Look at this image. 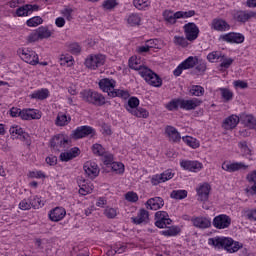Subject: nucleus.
I'll return each instance as SVG.
<instances>
[{
    "label": "nucleus",
    "instance_id": "nucleus-1",
    "mask_svg": "<svg viewBox=\"0 0 256 256\" xmlns=\"http://www.w3.org/2000/svg\"><path fill=\"white\" fill-rule=\"evenodd\" d=\"M187 69H194V75H205V72L207 71V62L203 59H199L197 56H189L173 71L174 77H180L181 73L187 71Z\"/></svg>",
    "mask_w": 256,
    "mask_h": 256
},
{
    "label": "nucleus",
    "instance_id": "nucleus-2",
    "mask_svg": "<svg viewBox=\"0 0 256 256\" xmlns=\"http://www.w3.org/2000/svg\"><path fill=\"white\" fill-rule=\"evenodd\" d=\"M208 243L218 249H225L228 253H237L239 248L243 247L239 245V242H235L232 238L227 237L209 238Z\"/></svg>",
    "mask_w": 256,
    "mask_h": 256
},
{
    "label": "nucleus",
    "instance_id": "nucleus-3",
    "mask_svg": "<svg viewBox=\"0 0 256 256\" xmlns=\"http://www.w3.org/2000/svg\"><path fill=\"white\" fill-rule=\"evenodd\" d=\"M83 101L101 107L105 105V96L93 90H84L80 93Z\"/></svg>",
    "mask_w": 256,
    "mask_h": 256
},
{
    "label": "nucleus",
    "instance_id": "nucleus-4",
    "mask_svg": "<svg viewBox=\"0 0 256 256\" xmlns=\"http://www.w3.org/2000/svg\"><path fill=\"white\" fill-rule=\"evenodd\" d=\"M141 77H143L144 81L151 85L152 87H161L163 85V80L157 73L153 72V70L149 68H144L140 72Z\"/></svg>",
    "mask_w": 256,
    "mask_h": 256
},
{
    "label": "nucleus",
    "instance_id": "nucleus-5",
    "mask_svg": "<svg viewBox=\"0 0 256 256\" xmlns=\"http://www.w3.org/2000/svg\"><path fill=\"white\" fill-rule=\"evenodd\" d=\"M50 147L54 151H61L62 149H69L71 147V141L65 138L63 134L54 136L50 141Z\"/></svg>",
    "mask_w": 256,
    "mask_h": 256
},
{
    "label": "nucleus",
    "instance_id": "nucleus-6",
    "mask_svg": "<svg viewBox=\"0 0 256 256\" xmlns=\"http://www.w3.org/2000/svg\"><path fill=\"white\" fill-rule=\"evenodd\" d=\"M232 17L238 23H247V21L255 19L256 12L252 10H234Z\"/></svg>",
    "mask_w": 256,
    "mask_h": 256
},
{
    "label": "nucleus",
    "instance_id": "nucleus-7",
    "mask_svg": "<svg viewBox=\"0 0 256 256\" xmlns=\"http://www.w3.org/2000/svg\"><path fill=\"white\" fill-rule=\"evenodd\" d=\"M184 35L187 41L193 42L199 37V27L193 22H189L183 26Z\"/></svg>",
    "mask_w": 256,
    "mask_h": 256
},
{
    "label": "nucleus",
    "instance_id": "nucleus-8",
    "mask_svg": "<svg viewBox=\"0 0 256 256\" xmlns=\"http://www.w3.org/2000/svg\"><path fill=\"white\" fill-rule=\"evenodd\" d=\"M105 65V56L101 54L90 55L85 59V66L88 69H97Z\"/></svg>",
    "mask_w": 256,
    "mask_h": 256
},
{
    "label": "nucleus",
    "instance_id": "nucleus-9",
    "mask_svg": "<svg viewBox=\"0 0 256 256\" xmlns=\"http://www.w3.org/2000/svg\"><path fill=\"white\" fill-rule=\"evenodd\" d=\"M173 220L169 218V214L166 211H158L155 213V226L159 229H165L167 225H171Z\"/></svg>",
    "mask_w": 256,
    "mask_h": 256
},
{
    "label": "nucleus",
    "instance_id": "nucleus-10",
    "mask_svg": "<svg viewBox=\"0 0 256 256\" xmlns=\"http://www.w3.org/2000/svg\"><path fill=\"white\" fill-rule=\"evenodd\" d=\"M203 103V100L199 98H192L189 100L180 98V109H183L184 111H195L197 107H200Z\"/></svg>",
    "mask_w": 256,
    "mask_h": 256
},
{
    "label": "nucleus",
    "instance_id": "nucleus-11",
    "mask_svg": "<svg viewBox=\"0 0 256 256\" xmlns=\"http://www.w3.org/2000/svg\"><path fill=\"white\" fill-rule=\"evenodd\" d=\"M89 135H95V129L91 126H80L72 131V139H83L89 137Z\"/></svg>",
    "mask_w": 256,
    "mask_h": 256
},
{
    "label": "nucleus",
    "instance_id": "nucleus-12",
    "mask_svg": "<svg viewBox=\"0 0 256 256\" xmlns=\"http://www.w3.org/2000/svg\"><path fill=\"white\" fill-rule=\"evenodd\" d=\"M21 59L29 65H39V55L33 50L22 49Z\"/></svg>",
    "mask_w": 256,
    "mask_h": 256
},
{
    "label": "nucleus",
    "instance_id": "nucleus-13",
    "mask_svg": "<svg viewBox=\"0 0 256 256\" xmlns=\"http://www.w3.org/2000/svg\"><path fill=\"white\" fill-rule=\"evenodd\" d=\"M212 225L215 229H227L231 225V217L226 214H220L214 217Z\"/></svg>",
    "mask_w": 256,
    "mask_h": 256
},
{
    "label": "nucleus",
    "instance_id": "nucleus-14",
    "mask_svg": "<svg viewBox=\"0 0 256 256\" xmlns=\"http://www.w3.org/2000/svg\"><path fill=\"white\" fill-rule=\"evenodd\" d=\"M220 41H225L226 43H243L245 41V36L241 33H235V32H230L227 34L220 35L219 37Z\"/></svg>",
    "mask_w": 256,
    "mask_h": 256
},
{
    "label": "nucleus",
    "instance_id": "nucleus-15",
    "mask_svg": "<svg viewBox=\"0 0 256 256\" xmlns=\"http://www.w3.org/2000/svg\"><path fill=\"white\" fill-rule=\"evenodd\" d=\"M84 172L90 179H95L99 176V166L95 162L88 161L83 166Z\"/></svg>",
    "mask_w": 256,
    "mask_h": 256
},
{
    "label": "nucleus",
    "instance_id": "nucleus-16",
    "mask_svg": "<svg viewBox=\"0 0 256 256\" xmlns=\"http://www.w3.org/2000/svg\"><path fill=\"white\" fill-rule=\"evenodd\" d=\"M165 205V200L161 197H153L146 201L145 207L146 209H150L151 211H159Z\"/></svg>",
    "mask_w": 256,
    "mask_h": 256
},
{
    "label": "nucleus",
    "instance_id": "nucleus-17",
    "mask_svg": "<svg viewBox=\"0 0 256 256\" xmlns=\"http://www.w3.org/2000/svg\"><path fill=\"white\" fill-rule=\"evenodd\" d=\"M180 166L186 171H192L193 173L203 169V164L199 161L183 160L180 162Z\"/></svg>",
    "mask_w": 256,
    "mask_h": 256
},
{
    "label": "nucleus",
    "instance_id": "nucleus-18",
    "mask_svg": "<svg viewBox=\"0 0 256 256\" xmlns=\"http://www.w3.org/2000/svg\"><path fill=\"white\" fill-rule=\"evenodd\" d=\"M211 29H214V31H219L220 33H223L225 31H229V29H231V25H229L227 21L221 18H214L211 23Z\"/></svg>",
    "mask_w": 256,
    "mask_h": 256
},
{
    "label": "nucleus",
    "instance_id": "nucleus-19",
    "mask_svg": "<svg viewBox=\"0 0 256 256\" xmlns=\"http://www.w3.org/2000/svg\"><path fill=\"white\" fill-rule=\"evenodd\" d=\"M65 215H67V211L65 210V208L55 207L54 209L50 210L49 219L50 221L58 223V221H62V219H65Z\"/></svg>",
    "mask_w": 256,
    "mask_h": 256
},
{
    "label": "nucleus",
    "instance_id": "nucleus-20",
    "mask_svg": "<svg viewBox=\"0 0 256 256\" xmlns=\"http://www.w3.org/2000/svg\"><path fill=\"white\" fill-rule=\"evenodd\" d=\"M33 11H39V5L26 4L24 6H21L16 10V15L18 17H27V15H31Z\"/></svg>",
    "mask_w": 256,
    "mask_h": 256
},
{
    "label": "nucleus",
    "instance_id": "nucleus-21",
    "mask_svg": "<svg viewBox=\"0 0 256 256\" xmlns=\"http://www.w3.org/2000/svg\"><path fill=\"white\" fill-rule=\"evenodd\" d=\"M131 221L134 225H142L143 223L146 225V223H149V211L141 208L137 216L131 218Z\"/></svg>",
    "mask_w": 256,
    "mask_h": 256
},
{
    "label": "nucleus",
    "instance_id": "nucleus-22",
    "mask_svg": "<svg viewBox=\"0 0 256 256\" xmlns=\"http://www.w3.org/2000/svg\"><path fill=\"white\" fill-rule=\"evenodd\" d=\"M196 191L198 195V201H209L211 185H209L208 183L201 184Z\"/></svg>",
    "mask_w": 256,
    "mask_h": 256
},
{
    "label": "nucleus",
    "instance_id": "nucleus-23",
    "mask_svg": "<svg viewBox=\"0 0 256 256\" xmlns=\"http://www.w3.org/2000/svg\"><path fill=\"white\" fill-rule=\"evenodd\" d=\"M115 80L109 79V78H104L100 80L99 82V87L104 91V93H108V95L111 96V93L115 91Z\"/></svg>",
    "mask_w": 256,
    "mask_h": 256
},
{
    "label": "nucleus",
    "instance_id": "nucleus-24",
    "mask_svg": "<svg viewBox=\"0 0 256 256\" xmlns=\"http://www.w3.org/2000/svg\"><path fill=\"white\" fill-rule=\"evenodd\" d=\"M249 166L245 165L243 162H235L231 164L223 163L222 169L223 171H228V173H235V171H239L241 169H247Z\"/></svg>",
    "mask_w": 256,
    "mask_h": 256
},
{
    "label": "nucleus",
    "instance_id": "nucleus-25",
    "mask_svg": "<svg viewBox=\"0 0 256 256\" xmlns=\"http://www.w3.org/2000/svg\"><path fill=\"white\" fill-rule=\"evenodd\" d=\"M192 223L198 229H209L211 227V220L207 217L192 218Z\"/></svg>",
    "mask_w": 256,
    "mask_h": 256
},
{
    "label": "nucleus",
    "instance_id": "nucleus-26",
    "mask_svg": "<svg viewBox=\"0 0 256 256\" xmlns=\"http://www.w3.org/2000/svg\"><path fill=\"white\" fill-rule=\"evenodd\" d=\"M165 133L169 138V141H172V143H179V141H181V134L179 133V131L176 130L175 127L167 126L165 129Z\"/></svg>",
    "mask_w": 256,
    "mask_h": 256
},
{
    "label": "nucleus",
    "instance_id": "nucleus-27",
    "mask_svg": "<svg viewBox=\"0 0 256 256\" xmlns=\"http://www.w3.org/2000/svg\"><path fill=\"white\" fill-rule=\"evenodd\" d=\"M237 125H239V118L237 115H231L228 118H226L223 122V127L227 131H229L231 129H235V127H237Z\"/></svg>",
    "mask_w": 256,
    "mask_h": 256
},
{
    "label": "nucleus",
    "instance_id": "nucleus-28",
    "mask_svg": "<svg viewBox=\"0 0 256 256\" xmlns=\"http://www.w3.org/2000/svg\"><path fill=\"white\" fill-rule=\"evenodd\" d=\"M79 153V148L74 147L70 149L68 152H62L60 154V160L64 162L71 161V159H75V157H78Z\"/></svg>",
    "mask_w": 256,
    "mask_h": 256
},
{
    "label": "nucleus",
    "instance_id": "nucleus-29",
    "mask_svg": "<svg viewBox=\"0 0 256 256\" xmlns=\"http://www.w3.org/2000/svg\"><path fill=\"white\" fill-rule=\"evenodd\" d=\"M248 183H254L250 188H247L246 191L250 195H256V170L248 173L246 176Z\"/></svg>",
    "mask_w": 256,
    "mask_h": 256
},
{
    "label": "nucleus",
    "instance_id": "nucleus-30",
    "mask_svg": "<svg viewBox=\"0 0 256 256\" xmlns=\"http://www.w3.org/2000/svg\"><path fill=\"white\" fill-rule=\"evenodd\" d=\"M138 108H139V98L130 97L128 99L127 104L125 105L126 111H128V113L132 114Z\"/></svg>",
    "mask_w": 256,
    "mask_h": 256
},
{
    "label": "nucleus",
    "instance_id": "nucleus-31",
    "mask_svg": "<svg viewBox=\"0 0 256 256\" xmlns=\"http://www.w3.org/2000/svg\"><path fill=\"white\" fill-rule=\"evenodd\" d=\"M162 15L164 17V21L169 25H175V23H177V19H179V17H177V12L173 13L171 10H165Z\"/></svg>",
    "mask_w": 256,
    "mask_h": 256
},
{
    "label": "nucleus",
    "instance_id": "nucleus-32",
    "mask_svg": "<svg viewBox=\"0 0 256 256\" xmlns=\"http://www.w3.org/2000/svg\"><path fill=\"white\" fill-rule=\"evenodd\" d=\"M71 123V116H67V114L60 112L56 118V125L58 127H65V125H69Z\"/></svg>",
    "mask_w": 256,
    "mask_h": 256
},
{
    "label": "nucleus",
    "instance_id": "nucleus-33",
    "mask_svg": "<svg viewBox=\"0 0 256 256\" xmlns=\"http://www.w3.org/2000/svg\"><path fill=\"white\" fill-rule=\"evenodd\" d=\"M47 97H49V90L46 89V88L35 91L30 95L31 99H38L40 101H43L44 99H47Z\"/></svg>",
    "mask_w": 256,
    "mask_h": 256
},
{
    "label": "nucleus",
    "instance_id": "nucleus-34",
    "mask_svg": "<svg viewBox=\"0 0 256 256\" xmlns=\"http://www.w3.org/2000/svg\"><path fill=\"white\" fill-rule=\"evenodd\" d=\"M193 97H203L205 95V88L200 85H193L189 91Z\"/></svg>",
    "mask_w": 256,
    "mask_h": 256
},
{
    "label": "nucleus",
    "instance_id": "nucleus-35",
    "mask_svg": "<svg viewBox=\"0 0 256 256\" xmlns=\"http://www.w3.org/2000/svg\"><path fill=\"white\" fill-rule=\"evenodd\" d=\"M128 25H131V27H135L137 25L141 24V16L137 13H132L127 18Z\"/></svg>",
    "mask_w": 256,
    "mask_h": 256
},
{
    "label": "nucleus",
    "instance_id": "nucleus-36",
    "mask_svg": "<svg viewBox=\"0 0 256 256\" xmlns=\"http://www.w3.org/2000/svg\"><path fill=\"white\" fill-rule=\"evenodd\" d=\"M131 115L140 119H147V117H149V111L145 108L138 107L131 113Z\"/></svg>",
    "mask_w": 256,
    "mask_h": 256
},
{
    "label": "nucleus",
    "instance_id": "nucleus-37",
    "mask_svg": "<svg viewBox=\"0 0 256 256\" xmlns=\"http://www.w3.org/2000/svg\"><path fill=\"white\" fill-rule=\"evenodd\" d=\"M181 108V98L173 99L168 104H166V109L168 111H178Z\"/></svg>",
    "mask_w": 256,
    "mask_h": 256
},
{
    "label": "nucleus",
    "instance_id": "nucleus-38",
    "mask_svg": "<svg viewBox=\"0 0 256 256\" xmlns=\"http://www.w3.org/2000/svg\"><path fill=\"white\" fill-rule=\"evenodd\" d=\"M36 31L38 32V37L40 40L49 39V37L52 35L51 31L47 27L41 26Z\"/></svg>",
    "mask_w": 256,
    "mask_h": 256
},
{
    "label": "nucleus",
    "instance_id": "nucleus-39",
    "mask_svg": "<svg viewBox=\"0 0 256 256\" xmlns=\"http://www.w3.org/2000/svg\"><path fill=\"white\" fill-rule=\"evenodd\" d=\"M219 91H220L221 97H222V99H224L225 103H229V101L233 100V93L231 92V90H229L227 88H219Z\"/></svg>",
    "mask_w": 256,
    "mask_h": 256
},
{
    "label": "nucleus",
    "instance_id": "nucleus-40",
    "mask_svg": "<svg viewBox=\"0 0 256 256\" xmlns=\"http://www.w3.org/2000/svg\"><path fill=\"white\" fill-rule=\"evenodd\" d=\"M30 205L33 209H41L45 203L39 198V196H31L30 198Z\"/></svg>",
    "mask_w": 256,
    "mask_h": 256
},
{
    "label": "nucleus",
    "instance_id": "nucleus-41",
    "mask_svg": "<svg viewBox=\"0 0 256 256\" xmlns=\"http://www.w3.org/2000/svg\"><path fill=\"white\" fill-rule=\"evenodd\" d=\"M189 40H187V36H174V44L178 47H188L189 46Z\"/></svg>",
    "mask_w": 256,
    "mask_h": 256
},
{
    "label": "nucleus",
    "instance_id": "nucleus-42",
    "mask_svg": "<svg viewBox=\"0 0 256 256\" xmlns=\"http://www.w3.org/2000/svg\"><path fill=\"white\" fill-rule=\"evenodd\" d=\"M129 67L130 69H134V71H139V74L141 75V71L144 69H147V67L140 65L139 62H137L136 59L130 58L129 60Z\"/></svg>",
    "mask_w": 256,
    "mask_h": 256
},
{
    "label": "nucleus",
    "instance_id": "nucleus-43",
    "mask_svg": "<svg viewBox=\"0 0 256 256\" xmlns=\"http://www.w3.org/2000/svg\"><path fill=\"white\" fill-rule=\"evenodd\" d=\"M161 235H164V237H175V235H179V228L176 226L169 227L167 230L161 231Z\"/></svg>",
    "mask_w": 256,
    "mask_h": 256
},
{
    "label": "nucleus",
    "instance_id": "nucleus-44",
    "mask_svg": "<svg viewBox=\"0 0 256 256\" xmlns=\"http://www.w3.org/2000/svg\"><path fill=\"white\" fill-rule=\"evenodd\" d=\"M238 147L244 157H247V155L251 156V148H249V145H247V141H240L238 143Z\"/></svg>",
    "mask_w": 256,
    "mask_h": 256
},
{
    "label": "nucleus",
    "instance_id": "nucleus-45",
    "mask_svg": "<svg viewBox=\"0 0 256 256\" xmlns=\"http://www.w3.org/2000/svg\"><path fill=\"white\" fill-rule=\"evenodd\" d=\"M111 169L118 175H123V173H125V165H123L121 162H113Z\"/></svg>",
    "mask_w": 256,
    "mask_h": 256
},
{
    "label": "nucleus",
    "instance_id": "nucleus-46",
    "mask_svg": "<svg viewBox=\"0 0 256 256\" xmlns=\"http://www.w3.org/2000/svg\"><path fill=\"white\" fill-rule=\"evenodd\" d=\"M170 197L171 199H185L187 197V190H173Z\"/></svg>",
    "mask_w": 256,
    "mask_h": 256
},
{
    "label": "nucleus",
    "instance_id": "nucleus-47",
    "mask_svg": "<svg viewBox=\"0 0 256 256\" xmlns=\"http://www.w3.org/2000/svg\"><path fill=\"white\" fill-rule=\"evenodd\" d=\"M9 133L13 139H19L20 135H23V128L20 126H12L9 129Z\"/></svg>",
    "mask_w": 256,
    "mask_h": 256
},
{
    "label": "nucleus",
    "instance_id": "nucleus-48",
    "mask_svg": "<svg viewBox=\"0 0 256 256\" xmlns=\"http://www.w3.org/2000/svg\"><path fill=\"white\" fill-rule=\"evenodd\" d=\"M43 23V18L40 16H35L27 20L26 25L28 27H38V25H41Z\"/></svg>",
    "mask_w": 256,
    "mask_h": 256
},
{
    "label": "nucleus",
    "instance_id": "nucleus-49",
    "mask_svg": "<svg viewBox=\"0 0 256 256\" xmlns=\"http://www.w3.org/2000/svg\"><path fill=\"white\" fill-rule=\"evenodd\" d=\"M67 49L72 55H79L81 53V46L76 42L68 44Z\"/></svg>",
    "mask_w": 256,
    "mask_h": 256
},
{
    "label": "nucleus",
    "instance_id": "nucleus-50",
    "mask_svg": "<svg viewBox=\"0 0 256 256\" xmlns=\"http://www.w3.org/2000/svg\"><path fill=\"white\" fill-rule=\"evenodd\" d=\"M133 5L139 11H143L144 9H147V7H149V1H147V0H134Z\"/></svg>",
    "mask_w": 256,
    "mask_h": 256
},
{
    "label": "nucleus",
    "instance_id": "nucleus-51",
    "mask_svg": "<svg viewBox=\"0 0 256 256\" xmlns=\"http://www.w3.org/2000/svg\"><path fill=\"white\" fill-rule=\"evenodd\" d=\"M182 139L185 143H187V145H189V147H192V149H197V147H199V141L191 136H186Z\"/></svg>",
    "mask_w": 256,
    "mask_h": 256
},
{
    "label": "nucleus",
    "instance_id": "nucleus-52",
    "mask_svg": "<svg viewBox=\"0 0 256 256\" xmlns=\"http://www.w3.org/2000/svg\"><path fill=\"white\" fill-rule=\"evenodd\" d=\"M80 189H79V194L80 195H89L90 193H93V185H89V184H82L79 185Z\"/></svg>",
    "mask_w": 256,
    "mask_h": 256
},
{
    "label": "nucleus",
    "instance_id": "nucleus-53",
    "mask_svg": "<svg viewBox=\"0 0 256 256\" xmlns=\"http://www.w3.org/2000/svg\"><path fill=\"white\" fill-rule=\"evenodd\" d=\"M176 17L178 19H189V17H195V10H189V11H178L176 12Z\"/></svg>",
    "mask_w": 256,
    "mask_h": 256
},
{
    "label": "nucleus",
    "instance_id": "nucleus-54",
    "mask_svg": "<svg viewBox=\"0 0 256 256\" xmlns=\"http://www.w3.org/2000/svg\"><path fill=\"white\" fill-rule=\"evenodd\" d=\"M244 125L249 129H256V119L255 117L248 115L244 118Z\"/></svg>",
    "mask_w": 256,
    "mask_h": 256
},
{
    "label": "nucleus",
    "instance_id": "nucleus-55",
    "mask_svg": "<svg viewBox=\"0 0 256 256\" xmlns=\"http://www.w3.org/2000/svg\"><path fill=\"white\" fill-rule=\"evenodd\" d=\"M110 97H121L122 99H129V92L125 90L114 89L113 92H111Z\"/></svg>",
    "mask_w": 256,
    "mask_h": 256
},
{
    "label": "nucleus",
    "instance_id": "nucleus-56",
    "mask_svg": "<svg viewBox=\"0 0 256 256\" xmlns=\"http://www.w3.org/2000/svg\"><path fill=\"white\" fill-rule=\"evenodd\" d=\"M117 5V0H104V2L102 3L103 9H105L106 11H111V9H115Z\"/></svg>",
    "mask_w": 256,
    "mask_h": 256
},
{
    "label": "nucleus",
    "instance_id": "nucleus-57",
    "mask_svg": "<svg viewBox=\"0 0 256 256\" xmlns=\"http://www.w3.org/2000/svg\"><path fill=\"white\" fill-rule=\"evenodd\" d=\"M113 246L116 255H122V253H125V251H127V244L125 243L118 242Z\"/></svg>",
    "mask_w": 256,
    "mask_h": 256
},
{
    "label": "nucleus",
    "instance_id": "nucleus-58",
    "mask_svg": "<svg viewBox=\"0 0 256 256\" xmlns=\"http://www.w3.org/2000/svg\"><path fill=\"white\" fill-rule=\"evenodd\" d=\"M224 58H225V55H223L219 51H213L207 55V59L208 61H210V63H213L215 59H224Z\"/></svg>",
    "mask_w": 256,
    "mask_h": 256
},
{
    "label": "nucleus",
    "instance_id": "nucleus-59",
    "mask_svg": "<svg viewBox=\"0 0 256 256\" xmlns=\"http://www.w3.org/2000/svg\"><path fill=\"white\" fill-rule=\"evenodd\" d=\"M92 152L94 155H98V157H101L105 154V148L101 144H94L92 146Z\"/></svg>",
    "mask_w": 256,
    "mask_h": 256
},
{
    "label": "nucleus",
    "instance_id": "nucleus-60",
    "mask_svg": "<svg viewBox=\"0 0 256 256\" xmlns=\"http://www.w3.org/2000/svg\"><path fill=\"white\" fill-rule=\"evenodd\" d=\"M125 199L130 203H137V201H139V196L135 192H127L125 195Z\"/></svg>",
    "mask_w": 256,
    "mask_h": 256
},
{
    "label": "nucleus",
    "instance_id": "nucleus-61",
    "mask_svg": "<svg viewBox=\"0 0 256 256\" xmlns=\"http://www.w3.org/2000/svg\"><path fill=\"white\" fill-rule=\"evenodd\" d=\"M31 200L30 199H23L20 203H19V209H21L22 211H29V209H31Z\"/></svg>",
    "mask_w": 256,
    "mask_h": 256
},
{
    "label": "nucleus",
    "instance_id": "nucleus-62",
    "mask_svg": "<svg viewBox=\"0 0 256 256\" xmlns=\"http://www.w3.org/2000/svg\"><path fill=\"white\" fill-rule=\"evenodd\" d=\"M104 215H106L108 219H115L117 217V210L115 208H106Z\"/></svg>",
    "mask_w": 256,
    "mask_h": 256
},
{
    "label": "nucleus",
    "instance_id": "nucleus-63",
    "mask_svg": "<svg viewBox=\"0 0 256 256\" xmlns=\"http://www.w3.org/2000/svg\"><path fill=\"white\" fill-rule=\"evenodd\" d=\"M220 61H222V63L220 64V67H223L224 69H229V67L233 65L232 58H227L224 56V58H220Z\"/></svg>",
    "mask_w": 256,
    "mask_h": 256
},
{
    "label": "nucleus",
    "instance_id": "nucleus-64",
    "mask_svg": "<svg viewBox=\"0 0 256 256\" xmlns=\"http://www.w3.org/2000/svg\"><path fill=\"white\" fill-rule=\"evenodd\" d=\"M39 39L41 38H39V32H37V30L30 33L27 37L28 43H35V41H39Z\"/></svg>",
    "mask_w": 256,
    "mask_h": 256
}]
</instances>
